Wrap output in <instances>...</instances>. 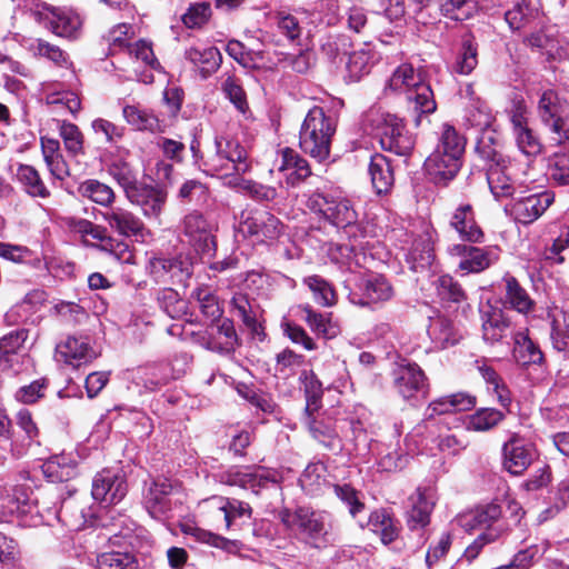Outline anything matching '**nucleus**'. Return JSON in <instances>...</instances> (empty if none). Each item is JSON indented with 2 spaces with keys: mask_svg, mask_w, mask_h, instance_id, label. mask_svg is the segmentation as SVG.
Returning a JSON list of instances; mask_svg holds the SVG:
<instances>
[{
  "mask_svg": "<svg viewBox=\"0 0 569 569\" xmlns=\"http://www.w3.org/2000/svg\"><path fill=\"white\" fill-rule=\"evenodd\" d=\"M372 530L378 533L385 545L395 541L399 535V523L386 510H377L370 516Z\"/></svg>",
  "mask_w": 569,
  "mask_h": 569,
  "instance_id": "nucleus-43",
  "label": "nucleus"
},
{
  "mask_svg": "<svg viewBox=\"0 0 569 569\" xmlns=\"http://www.w3.org/2000/svg\"><path fill=\"white\" fill-rule=\"evenodd\" d=\"M29 337V330L21 328L0 338V368L13 370L20 363V355Z\"/></svg>",
  "mask_w": 569,
  "mask_h": 569,
  "instance_id": "nucleus-30",
  "label": "nucleus"
},
{
  "mask_svg": "<svg viewBox=\"0 0 569 569\" xmlns=\"http://www.w3.org/2000/svg\"><path fill=\"white\" fill-rule=\"evenodd\" d=\"M178 377L169 363H160L138 370L134 380L137 386H142L148 391H154Z\"/></svg>",
  "mask_w": 569,
  "mask_h": 569,
  "instance_id": "nucleus-35",
  "label": "nucleus"
},
{
  "mask_svg": "<svg viewBox=\"0 0 569 569\" xmlns=\"http://www.w3.org/2000/svg\"><path fill=\"white\" fill-rule=\"evenodd\" d=\"M7 499L11 513H17L20 517L30 516L34 526L39 522L50 523L54 518L61 519L62 510L47 507L44 503L40 505L39 497L34 496V492L24 485L12 487Z\"/></svg>",
  "mask_w": 569,
  "mask_h": 569,
  "instance_id": "nucleus-9",
  "label": "nucleus"
},
{
  "mask_svg": "<svg viewBox=\"0 0 569 569\" xmlns=\"http://www.w3.org/2000/svg\"><path fill=\"white\" fill-rule=\"evenodd\" d=\"M375 61L376 52L368 44L352 51L347 62L349 78L352 81H358L362 76L369 73Z\"/></svg>",
  "mask_w": 569,
  "mask_h": 569,
  "instance_id": "nucleus-41",
  "label": "nucleus"
},
{
  "mask_svg": "<svg viewBox=\"0 0 569 569\" xmlns=\"http://www.w3.org/2000/svg\"><path fill=\"white\" fill-rule=\"evenodd\" d=\"M389 89L403 91L407 100L417 113L416 123L419 124L421 114L436 111L437 103L429 82L426 81L423 68L415 69L410 63L400 64L388 81Z\"/></svg>",
  "mask_w": 569,
  "mask_h": 569,
  "instance_id": "nucleus-2",
  "label": "nucleus"
},
{
  "mask_svg": "<svg viewBox=\"0 0 569 569\" xmlns=\"http://www.w3.org/2000/svg\"><path fill=\"white\" fill-rule=\"evenodd\" d=\"M281 522L297 538L320 547L326 542L328 533L325 516L310 508L299 507L293 511L288 509L280 512Z\"/></svg>",
  "mask_w": 569,
  "mask_h": 569,
  "instance_id": "nucleus-8",
  "label": "nucleus"
},
{
  "mask_svg": "<svg viewBox=\"0 0 569 569\" xmlns=\"http://www.w3.org/2000/svg\"><path fill=\"white\" fill-rule=\"evenodd\" d=\"M506 283V302L520 313H528L533 309L535 302L518 280L507 274L503 278Z\"/></svg>",
  "mask_w": 569,
  "mask_h": 569,
  "instance_id": "nucleus-40",
  "label": "nucleus"
},
{
  "mask_svg": "<svg viewBox=\"0 0 569 569\" xmlns=\"http://www.w3.org/2000/svg\"><path fill=\"white\" fill-rule=\"evenodd\" d=\"M409 500L408 527L411 530L425 528L430 522V515L435 507L432 490L418 488Z\"/></svg>",
  "mask_w": 569,
  "mask_h": 569,
  "instance_id": "nucleus-29",
  "label": "nucleus"
},
{
  "mask_svg": "<svg viewBox=\"0 0 569 569\" xmlns=\"http://www.w3.org/2000/svg\"><path fill=\"white\" fill-rule=\"evenodd\" d=\"M500 531L498 529H491L490 531L481 532L465 550L462 560L471 563L481 553L482 549L490 543H493L500 539Z\"/></svg>",
  "mask_w": 569,
  "mask_h": 569,
  "instance_id": "nucleus-63",
  "label": "nucleus"
},
{
  "mask_svg": "<svg viewBox=\"0 0 569 569\" xmlns=\"http://www.w3.org/2000/svg\"><path fill=\"white\" fill-rule=\"evenodd\" d=\"M466 140L459 132L448 123L442 124L439 142L436 147L441 152L451 153L452 157L461 160L465 152Z\"/></svg>",
  "mask_w": 569,
  "mask_h": 569,
  "instance_id": "nucleus-48",
  "label": "nucleus"
},
{
  "mask_svg": "<svg viewBox=\"0 0 569 569\" xmlns=\"http://www.w3.org/2000/svg\"><path fill=\"white\" fill-rule=\"evenodd\" d=\"M505 415L493 408H482L468 417L467 429L472 431H488L501 422Z\"/></svg>",
  "mask_w": 569,
  "mask_h": 569,
  "instance_id": "nucleus-51",
  "label": "nucleus"
},
{
  "mask_svg": "<svg viewBox=\"0 0 569 569\" xmlns=\"http://www.w3.org/2000/svg\"><path fill=\"white\" fill-rule=\"evenodd\" d=\"M441 13L452 20L465 21L478 11L477 0H439Z\"/></svg>",
  "mask_w": 569,
  "mask_h": 569,
  "instance_id": "nucleus-46",
  "label": "nucleus"
},
{
  "mask_svg": "<svg viewBox=\"0 0 569 569\" xmlns=\"http://www.w3.org/2000/svg\"><path fill=\"white\" fill-rule=\"evenodd\" d=\"M332 488L335 495L349 507L352 517L365 509V503L359 499V492L350 485H333Z\"/></svg>",
  "mask_w": 569,
  "mask_h": 569,
  "instance_id": "nucleus-64",
  "label": "nucleus"
},
{
  "mask_svg": "<svg viewBox=\"0 0 569 569\" xmlns=\"http://www.w3.org/2000/svg\"><path fill=\"white\" fill-rule=\"evenodd\" d=\"M535 457V446L518 433H512L502 446V467L511 475H522Z\"/></svg>",
  "mask_w": 569,
  "mask_h": 569,
  "instance_id": "nucleus-15",
  "label": "nucleus"
},
{
  "mask_svg": "<svg viewBox=\"0 0 569 569\" xmlns=\"http://www.w3.org/2000/svg\"><path fill=\"white\" fill-rule=\"evenodd\" d=\"M482 339L489 345L501 342L511 330L510 322L503 311L495 306L486 305L481 310Z\"/></svg>",
  "mask_w": 569,
  "mask_h": 569,
  "instance_id": "nucleus-26",
  "label": "nucleus"
},
{
  "mask_svg": "<svg viewBox=\"0 0 569 569\" xmlns=\"http://www.w3.org/2000/svg\"><path fill=\"white\" fill-rule=\"evenodd\" d=\"M184 58L198 68L203 78L216 72L222 61L220 51L214 47H191L184 51Z\"/></svg>",
  "mask_w": 569,
  "mask_h": 569,
  "instance_id": "nucleus-34",
  "label": "nucleus"
},
{
  "mask_svg": "<svg viewBox=\"0 0 569 569\" xmlns=\"http://www.w3.org/2000/svg\"><path fill=\"white\" fill-rule=\"evenodd\" d=\"M41 153L50 174L58 180H64L69 174V166L61 152L59 140L50 137L40 138Z\"/></svg>",
  "mask_w": 569,
  "mask_h": 569,
  "instance_id": "nucleus-31",
  "label": "nucleus"
},
{
  "mask_svg": "<svg viewBox=\"0 0 569 569\" xmlns=\"http://www.w3.org/2000/svg\"><path fill=\"white\" fill-rule=\"evenodd\" d=\"M478 64V46L471 34L462 39L461 49L455 63V71L468 76Z\"/></svg>",
  "mask_w": 569,
  "mask_h": 569,
  "instance_id": "nucleus-45",
  "label": "nucleus"
},
{
  "mask_svg": "<svg viewBox=\"0 0 569 569\" xmlns=\"http://www.w3.org/2000/svg\"><path fill=\"white\" fill-rule=\"evenodd\" d=\"M553 201L555 194L550 191L521 197L512 203L511 214L518 222L529 224L541 217Z\"/></svg>",
  "mask_w": 569,
  "mask_h": 569,
  "instance_id": "nucleus-21",
  "label": "nucleus"
},
{
  "mask_svg": "<svg viewBox=\"0 0 569 569\" xmlns=\"http://www.w3.org/2000/svg\"><path fill=\"white\" fill-rule=\"evenodd\" d=\"M202 166L206 173L219 177L241 176L251 168L246 148L227 137H216Z\"/></svg>",
  "mask_w": 569,
  "mask_h": 569,
  "instance_id": "nucleus-4",
  "label": "nucleus"
},
{
  "mask_svg": "<svg viewBox=\"0 0 569 569\" xmlns=\"http://www.w3.org/2000/svg\"><path fill=\"white\" fill-rule=\"evenodd\" d=\"M395 388L405 399H411L427 388V378L416 363L399 367L395 371Z\"/></svg>",
  "mask_w": 569,
  "mask_h": 569,
  "instance_id": "nucleus-28",
  "label": "nucleus"
},
{
  "mask_svg": "<svg viewBox=\"0 0 569 569\" xmlns=\"http://www.w3.org/2000/svg\"><path fill=\"white\" fill-rule=\"evenodd\" d=\"M312 415L307 413V425L312 437L328 450H341V439L338 436L333 421L321 416L312 417Z\"/></svg>",
  "mask_w": 569,
  "mask_h": 569,
  "instance_id": "nucleus-32",
  "label": "nucleus"
},
{
  "mask_svg": "<svg viewBox=\"0 0 569 569\" xmlns=\"http://www.w3.org/2000/svg\"><path fill=\"white\" fill-rule=\"evenodd\" d=\"M238 231L258 241L276 240L283 231L281 221L266 210H244L240 214Z\"/></svg>",
  "mask_w": 569,
  "mask_h": 569,
  "instance_id": "nucleus-11",
  "label": "nucleus"
},
{
  "mask_svg": "<svg viewBox=\"0 0 569 569\" xmlns=\"http://www.w3.org/2000/svg\"><path fill=\"white\" fill-rule=\"evenodd\" d=\"M369 174L373 189L378 194L387 193L393 186L395 177L389 160L381 153L370 158Z\"/></svg>",
  "mask_w": 569,
  "mask_h": 569,
  "instance_id": "nucleus-36",
  "label": "nucleus"
},
{
  "mask_svg": "<svg viewBox=\"0 0 569 569\" xmlns=\"http://www.w3.org/2000/svg\"><path fill=\"white\" fill-rule=\"evenodd\" d=\"M109 173L123 189L126 197L141 183L137 181L133 170L124 162L112 163L109 167Z\"/></svg>",
  "mask_w": 569,
  "mask_h": 569,
  "instance_id": "nucleus-62",
  "label": "nucleus"
},
{
  "mask_svg": "<svg viewBox=\"0 0 569 569\" xmlns=\"http://www.w3.org/2000/svg\"><path fill=\"white\" fill-rule=\"evenodd\" d=\"M480 157L489 162L487 168V180L492 194L499 198H507L513 194L516 186L520 183V174L515 170V163L503 157L495 148L480 140L477 144Z\"/></svg>",
  "mask_w": 569,
  "mask_h": 569,
  "instance_id": "nucleus-6",
  "label": "nucleus"
},
{
  "mask_svg": "<svg viewBox=\"0 0 569 569\" xmlns=\"http://www.w3.org/2000/svg\"><path fill=\"white\" fill-rule=\"evenodd\" d=\"M428 331L433 341L443 348L457 342L452 322L446 318L433 319Z\"/></svg>",
  "mask_w": 569,
  "mask_h": 569,
  "instance_id": "nucleus-59",
  "label": "nucleus"
},
{
  "mask_svg": "<svg viewBox=\"0 0 569 569\" xmlns=\"http://www.w3.org/2000/svg\"><path fill=\"white\" fill-rule=\"evenodd\" d=\"M569 100L553 88L538 93L536 113L541 124L556 136L558 143L569 142Z\"/></svg>",
  "mask_w": 569,
  "mask_h": 569,
  "instance_id": "nucleus-5",
  "label": "nucleus"
},
{
  "mask_svg": "<svg viewBox=\"0 0 569 569\" xmlns=\"http://www.w3.org/2000/svg\"><path fill=\"white\" fill-rule=\"evenodd\" d=\"M191 298L198 301L199 309L207 319L214 322L221 318L223 310L218 298L208 287L196 288L191 293Z\"/></svg>",
  "mask_w": 569,
  "mask_h": 569,
  "instance_id": "nucleus-50",
  "label": "nucleus"
},
{
  "mask_svg": "<svg viewBox=\"0 0 569 569\" xmlns=\"http://www.w3.org/2000/svg\"><path fill=\"white\" fill-rule=\"evenodd\" d=\"M219 480L229 486H239L243 489H251L256 493L268 482H276L270 473L262 468L232 467L219 475Z\"/></svg>",
  "mask_w": 569,
  "mask_h": 569,
  "instance_id": "nucleus-23",
  "label": "nucleus"
},
{
  "mask_svg": "<svg viewBox=\"0 0 569 569\" xmlns=\"http://www.w3.org/2000/svg\"><path fill=\"white\" fill-rule=\"evenodd\" d=\"M335 132L336 120L316 106L308 111L301 124L299 146L305 153L322 162L329 158Z\"/></svg>",
  "mask_w": 569,
  "mask_h": 569,
  "instance_id": "nucleus-3",
  "label": "nucleus"
},
{
  "mask_svg": "<svg viewBox=\"0 0 569 569\" xmlns=\"http://www.w3.org/2000/svg\"><path fill=\"white\" fill-rule=\"evenodd\" d=\"M299 308L305 313L303 321L316 335L333 339L340 333V327L332 320L331 313L317 312L310 305H302Z\"/></svg>",
  "mask_w": 569,
  "mask_h": 569,
  "instance_id": "nucleus-37",
  "label": "nucleus"
},
{
  "mask_svg": "<svg viewBox=\"0 0 569 569\" xmlns=\"http://www.w3.org/2000/svg\"><path fill=\"white\" fill-rule=\"evenodd\" d=\"M79 192L82 197H86L100 206L107 207V209L113 207L112 203L116 198L113 190L98 180L90 179L82 182L79 186Z\"/></svg>",
  "mask_w": 569,
  "mask_h": 569,
  "instance_id": "nucleus-47",
  "label": "nucleus"
},
{
  "mask_svg": "<svg viewBox=\"0 0 569 569\" xmlns=\"http://www.w3.org/2000/svg\"><path fill=\"white\" fill-rule=\"evenodd\" d=\"M206 502L217 507L218 511L223 517L226 529H229L238 518L251 517L250 506L240 500H224L221 497H213Z\"/></svg>",
  "mask_w": 569,
  "mask_h": 569,
  "instance_id": "nucleus-42",
  "label": "nucleus"
},
{
  "mask_svg": "<svg viewBox=\"0 0 569 569\" xmlns=\"http://www.w3.org/2000/svg\"><path fill=\"white\" fill-rule=\"evenodd\" d=\"M307 207L321 214L331 224L345 229L349 238V243L346 247L350 251L363 249V243L360 241L363 238V232L356 223L357 212L348 199L316 192L307 200Z\"/></svg>",
  "mask_w": 569,
  "mask_h": 569,
  "instance_id": "nucleus-1",
  "label": "nucleus"
},
{
  "mask_svg": "<svg viewBox=\"0 0 569 569\" xmlns=\"http://www.w3.org/2000/svg\"><path fill=\"white\" fill-rule=\"evenodd\" d=\"M97 569H137V562L129 552H103L97 558Z\"/></svg>",
  "mask_w": 569,
  "mask_h": 569,
  "instance_id": "nucleus-58",
  "label": "nucleus"
},
{
  "mask_svg": "<svg viewBox=\"0 0 569 569\" xmlns=\"http://www.w3.org/2000/svg\"><path fill=\"white\" fill-rule=\"evenodd\" d=\"M370 121L383 150L397 156H409L415 147V137L403 120L387 112H371Z\"/></svg>",
  "mask_w": 569,
  "mask_h": 569,
  "instance_id": "nucleus-7",
  "label": "nucleus"
},
{
  "mask_svg": "<svg viewBox=\"0 0 569 569\" xmlns=\"http://www.w3.org/2000/svg\"><path fill=\"white\" fill-rule=\"evenodd\" d=\"M18 179L23 183L29 194L46 198L49 191L40 178L39 172L29 164H21L17 172Z\"/></svg>",
  "mask_w": 569,
  "mask_h": 569,
  "instance_id": "nucleus-53",
  "label": "nucleus"
},
{
  "mask_svg": "<svg viewBox=\"0 0 569 569\" xmlns=\"http://www.w3.org/2000/svg\"><path fill=\"white\" fill-rule=\"evenodd\" d=\"M500 506L497 503H488L459 515L456 521L458 526L467 532L476 530L483 532L498 529L500 537H502L507 531V527L500 522Z\"/></svg>",
  "mask_w": 569,
  "mask_h": 569,
  "instance_id": "nucleus-16",
  "label": "nucleus"
},
{
  "mask_svg": "<svg viewBox=\"0 0 569 569\" xmlns=\"http://www.w3.org/2000/svg\"><path fill=\"white\" fill-rule=\"evenodd\" d=\"M303 283L312 292L313 300L322 307H331L337 302V296L332 286L320 276L306 277Z\"/></svg>",
  "mask_w": 569,
  "mask_h": 569,
  "instance_id": "nucleus-49",
  "label": "nucleus"
},
{
  "mask_svg": "<svg viewBox=\"0 0 569 569\" xmlns=\"http://www.w3.org/2000/svg\"><path fill=\"white\" fill-rule=\"evenodd\" d=\"M101 216L110 230L119 236L126 238H138L144 236V222L140 217L127 208L120 206L110 207L103 211Z\"/></svg>",
  "mask_w": 569,
  "mask_h": 569,
  "instance_id": "nucleus-19",
  "label": "nucleus"
},
{
  "mask_svg": "<svg viewBox=\"0 0 569 569\" xmlns=\"http://www.w3.org/2000/svg\"><path fill=\"white\" fill-rule=\"evenodd\" d=\"M326 468L322 463H310L299 478L301 488L310 495L316 493L325 482Z\"/></svg>",
  "mask_w": 569,
  "mask_h": 569,
  "instance_id": "nucleus-60",
  "label": "nucleus"
},
{
  "mask_svg": "<svg viewBox=\"0 0 569 569\" xmlns=\"http://www.w3.org/2000/svg\"><path fill=\"white\" fill-rule=\"evenodd\" d=\"M449 254L459 259L458 269L465 273L481 272L497 260V257L490 250L463 243L450 247Z\"/></svg>",
  "mask_w": 569,
  "mask_h": 569,
  "instance_id": "nucleus-20",
  "label": "nucleus"
},
{
  "mask_svg": "<svg viewBox=\"0 0 569 569\" xmlns=\"http://www.w3.org/2000/svg\"><path fill=\"white\" fill-rule=\"evenodd\" d=\"M59 136L63 141L67 153L72 158L84 154V136L78 126L68 121H61Z\"/></svg>",
  "mask_w": 569,
  "mask_h": 569,
  "instance_id": "nucleus-44",
  "label": "nucleus"
},
{
  "mask_svg": "<svg viewBox=\"0 0 569 569\" xmlns=\"http://www.w3.org/2000/svg\"><path fill=\"white\" fill-rule=\"evenodd\" d=\"M433 284L439 298L443 301L459 303L466 300V292L462 287L449 274L439 276Z\"/></svg>",
  "mask_w": 569,
  "mask_h": 569,
  "instance_id": "nucleus-54",
  "label": "nucleus"
},
{
  "mask_svg": "<svg viewBox=\"0 0 569 569\" xmlns=\"http://www.w3.org/2000/svg\"><path fill=\"white\" fill-rule=\"evenodd\" d=\"M126 198L140 209L147 220L160 222L168 200V191L158 184L141 182Z\"/></svg>",
  "mask_w": 569,
  "mask_h": 569,
  "instance_id": "nucleus-13",
  "label": "nucleus"
},
{
  "mask_svg": "<svg viewBox=\"0 0 569 569\" xmlns=\"http://www.w3.org/2000/svg\"><path fill=\"white\" fill-rule=\"evenodd\" d=\"M172 485L168 479L152 480L143 492V505L154 519L163 518L171 510Z\"/></svg>",
  "mask_w": 569,
  "mask_h": 569,
  "instance_id": "nucleus-24",
  "label": "nucleus"
},
{
  "mask_svg": "<svg viewBox=\"0 0 569 569\" xmlns=\"http://www.w3.org/2000/svg\"><path fill=\"white\" fill-rule=\"evenodd\" d=\"M301 379L307 398L306 413L310 415L320 408L323 393L322 383L312 371H305Z\"/></svg>",
  "mask_w": 569,
  "mask_h": 569,
  "instance_id": "nucleus-55",
  "label": "nucleus"
},
{
  "mask_svg": "<svg viewBox=\"0 0 569 569\" xmlns=\"http://www.w3.org/2000/svg\"><path fill=\"white\" fill-rule=\"evenodd\" d=\"M33 16L40 24L59 37L76 38L82 26L80 16L67 8L42 4L37 7Z\"/></svg>",
  "mask_w": 569,
  "mask_h": 569,
  "instance_id": "nucleus-12",
  "label": "nucleus"
},
{
  "mask_svg": "<svg viewBox=\"0 0 569 569\" xmlns=\"http://www.w3.org/2000/svg\"><path fill=\"white\" fill-rule=\"evenodd\" d=\"M361 295L353 292L350 300L355 305L369 306L372 303L388 301L393 296V289L382 276H370L359 283Z\"/></svg>",
  "mask_w": 569,
  "mask_h": 569,
  "instance_id": "nucleus-27",
  "label": "nucleus"
},
{
  "mask_svg": "<svg viewBox=\"0 0 569 569\" xmlns=\"http://www.w3.org/2000/svg\"><path fill=\"white\" fill-rule=\"evenodd\" d=\"M217 226L198 210L187 213L180 221V234L200 253L210 254L216 248L214 231Z\"/></svg>",
  "mask_w": 569,
  "mask_h": 569,
  "instance_id": "nucleus-10",
  "label": "nucleus"
},
{
  "mask_svg": "<svg viewBox=\"0 0 569 569\" xmlns=\"http://www.w3.org/2000/svg\"><path fill=\"white\" fill-rule=\"evenodd\" d=\"M551 318L550 338L553 348L569 355V312L555 307L549 312Z\"/></svg>",
  "mask_w": 569,
  "mask_h": 569,
  "instance_id": "nucleus-38",
  "label": "nucleus"
},
{
  "mask_svg": "<svg viewBox=\"0 0 569 569\" xmlns=\"http://www.w3.org/2000/svg\"><path fill=\"white\" fill-rule=\"evenodd\" d=\"M211 14L212 9L209 2H196L190 4L182 16V22L189 29L201 28L209 21Z\"/></svg>",
  "mask_w": 569,
  "mask_h": 569,
  "instance_id": "nucleus-61",
  "label": "nucleus"
},
{
  "mask_svg": "<svg viewBox=\"0 0 569 569\" xmlns=\"http://www.w3.org/2000/svg\"><path fill=\"white\" fill-rule=\"evenodd\" d=\"M448 224L462 241L478 243L485 233L476 219L473 206L468 201L458 203L449 216Z\"/></svg>",
  "mask_w": 569,
  "mask_h": 569,
  "instance_id": "nucleus-18",
  "label": "nucleus"
},
{
  "mask_svg": "<svg viewBox=\"0 0 569 569\" xmlns=\"http://www.w3.org/2000/svg\"><path fill=\"white\" fill-rule=\"evenodd\" d=\"M158 302L161 309L172 319L180 318L187 312V302L171 288L159 291Z\"/></svg>",
  "mask_w": 569,
  "mask_h": 569,
  "instance_id": "nucleus-57",
  "label": "nucleus"
},
{
  "mask_svg": "<svg viewBox=\"0 0 569 569\" xmlns=\"http://www.w3.org/2000/svg\"><path fill=\"white\" fill-rule=\"evenodd\" d=\"M279 157L278 170L289 172L287 176L288 183L295 186L311 174L308 161L300 157L295 150L283 148Z\"/></svg>",
  "mask_w": 569,
  "mask_h": 569,
  "instance_id": "nucleus-33",
  "label": "nucleus"
},
{
  "mask_svg": "<svg viewBox=\"0 0 569 569\" xmlns=\"http://www.w3.org/2000/svg\"><path fill=\"white\" fill-rule=\"evenodd\" d=\"M126 121L138 130L153 131L158 128V119L137 106H126L122 109Z\"/></svg>",
  "mask_w": 569,
  "mask_h": 569,
  "instance_id": "nucleus-56",
  "label": "nucleus"
},
{
  "mask_svg": "<svg viewBox=\"0 0 569 569\" xmlns=\"http://www.w3.org/2000/svg\"><path fill=\"white\" fill-rule=\"evenodd\" d=\"M517 148L521 153L531 158L542 151V143L538 134L528 126L512 132Z\"/></svg>",
  "mask_w": 569,
  "mask_h": 569,
  "instance_id": "nucleus-52",
  "label": "nucleus"
},
{
  "mask_svg": "<svg viewBox=\"0 0 569 569\" xmlns=\"http://www.w3.org/2000/svg\"><path fill=\"white\" fill-rule=\"evenodd\" d=\"M512 355L515 360L521 366L540 363L543 355L540 348L529 338L526 331H518L513 336Z\"/></svg>",
  "mask_w": 569,
  "mask_h": 569,
  "instance_id": "nucleus-39",
  "label": "nucleus"
},
{
  "mask_svg": "<svg viewBox=\"0 0 569 569\" xmlns=\"http://www.w3.org/2000/svg\"><path fill=\"white\" fill-rule=\"evenodd\" d=\"M199 343L208 350L216 352H230L234 349L238 337L232 320L219 319L217 326H211L206 332L199 335Z\"/></svg>",
  "mask_w": 569,
  "mask_h": 569,
  "instance_id": "nucleus-22",
  "label": "nucleus"
},
{
  "mask_svg": "<svg viewBox=\"0 0 569 569\" xmlns=\"http://www.w3.org/2000/svg\"><path fill=\"white\" fill-rule=\"evenodd\" d=\"M124 476L118 471L104 469L92 481L91 495L96 501L107 506L120 502L127 495Z\"/></svg>",
  "mask_w": 569,
  "mask_h": 569,
  "instance_id": "nucleus-17",
  "label": "nucleus"
},
{
  "mask_svg": "<svg viewBox=\"0 0 569 569\" xmlns=\"http://www.w3.org/2000/svg\"><path fill=\"white\" fill-rule=\"evenodd\" d=\"M460 168L461 160L437 149L425 161L426 172L436 184L446 186L457 176Z\"/></svg>",
  "mask_w": 569,
  "mask_h": 569,
  "instance_id": "nucleus-25",
  "label": "nucleus"
},
{
  "mask_svg": "<svg viewBox=\"0 0 569 569\" xmlns=\"http://www.w3.org/2000/svg\"><path fill=\"white\" fill-rule=\"evenodd\" d=\"M87 336H69L56 347V357L72 369L90 365L99 357Z\"/></svg>",
  "mask_w": 569,
  "mask_h": 569,
  "instance_id": "nucleus-14",
  "label": "nucleus"
}]
</instances>
